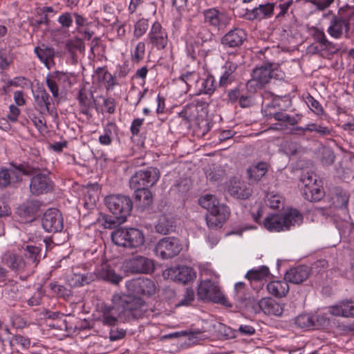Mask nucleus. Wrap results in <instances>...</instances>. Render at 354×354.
<instances>
[{
    "instance_id": "nucleus-57",
    "label": "nucleus",
    "mask_w": 354,
    "mask_h": 354,
    "mask_svg": "<svg viewBox=\"0 0 354 354\" xmlns=\"http://www.w3.org/2000/svg\"><path fill=\"white\" fill-rule=\"evenodd\" d=\"M149 27L148 20L146 19H141L138 20L135 25L134 35L137 37L142 36Z\"/></svg>"
},
{
    "instance_id": "nucleus-37",
    "label": "nucleus",
    "mask_w": 354,
    "mask_h": 354,
    "mask_svg": "<svg viewBox=\"0 0 354 354\" xmlns=\"http://www.w3.org/2000/svg\"><path fill=\"white\" fill-rule=\"evenodd\" d=\"M268 292L276 297H282L288 292L289 286L288 281H273L267 284Z\"/></svg>"
},
{
    "instance_id": "nucleus-48",
    "label": "nucleus",
    "mask_w": 354,
    "mask_h": 354,
    "mask_svg": "<svg viewBox=\"0 0 354 354\" xmlns=\"http://www.w3.org/2000/svg\"><path fill=\"white\" fill-rule=\"evenodd\" d=\"M216 88V82L213 75L208 74L202 82L201 89L199 94L204 93L212 95Z\"/></svg>"
},
{
    "instance_id": "nucleus-49",
    "label": "nucleus",
    "mask_w": 354,
    "mask_h": 354,
    "mask_svg": "<svg viewBox=\"0 0 354 354\" xmlns=\"http://www.w3.org/2000/svg\"><path fill=\"white\" fill-rule=\"evenodd\" d=\"M49 287L54 294L57 297H62L65 300L68 299L72 296V292L70 289L58 284L56 281L50 282Z\"/></svg>"
},
{
    "instance_id": "nucleus-26",
    "label": "nucleus",
    "mask_w": 354,
    "mask_h": 354,
    "mask_svg": "<svg viewBox=\"0 0 354 354\" xmlns=\"http://www.w3.org/2000/svg\"><path fill=\"white\" fill-rule=\"evenodd\" d=\"M41 202L37 199H28L21 204L17 209V214L23 218H31L35 217L39 212Z\"/></svg>"
},
{
    "instance_id": "nucleus-22",
    "label": "nucleus",
    "mask_w": 354,
    "mask_h": 354,
    "mask_svg": "<svg viewBox=\"0 0 354 354\" xmlns=\"http://www.w3.org/2000/svg\"><path fill=\"white\" fill-rule=\"evenodd\" d=\"M328 312L335 317L354 318V301L343 299L328 307Z\"/></svg>"
},
{
    "instance_id": "nucleus-55",
    "label": "nucleus",
    "mask_w": 354,
    "mask_h": 354,
    "mask_svg": "<svg viewBox=\"0 0 354 354\" xmlns=\"http://www.w3.org/2000/svg\"><path fill=\"white\" fill-rule=\"evenodd\" d=\"M12 62V57L9 50L6 49L0 50V69H7Z\"/></svg>"
},
{
    "instance_id": "nucleus-58",
    "label": "nucleus",
    "mask_w": 354,
    "mask_h": 354,
    "mask_svg": "<svg viewBox=\"0 0 354 354\" xmlns=\"http://www.w3.org/2000/svg\"><path fill=\"white\" fill-rule=\"evenodd\" d=\"M195 298L194 290L192 288H186V290L183 295V298L178 301L177 306H189Z\"/></svg>"
},
{
    "instance_id": "nucleus-16",
    "label": "nucleus",
    "mask_w": 354,
    "mask_h": 354,
    "mask_svg": "<svg viewBox=\"0 0 354 354\" xmlns=\"http://www.w3.org/2000/svg\"><path fill=\"white\" fill-rule=\"evenodd\" d=\"M230 216L229 208L227 205L222 204L217 209L210 210L206 215V223L209 228H221Z\"/></svg>"
},
{
    "instance_id": "nucleus-24",
    "label": "nucleus",
    "mask_w": 354,
    "mask_h": 354,
    "mask_svg": "<svg viewBox=\"0 0 354 354\" xmlns=\"http://www.w3.org/2000/svg\"><path fill=\"white\" fill-rule=\"evenodd\" d=\"M274 9V3L259 4L252 10L246 9L245 17L248 20L268 19L273 15Z\"/></svg>"
},
{
    "instance_id": "nucleus-20",
    "label": "nucleus",
    "mask_w": 354,
    "mask_h": 354,
    "mask_svg": "<svg viewBox=\"0 0 354 354\" xmlns=\"http://www.w3.org/2000/svg\"><path fill=\"white\" fill-rule=\"evenodd\" d=\"M327 319L324 315L301 314L295 320V325L301 328L315 329L324 326Z\"/></svg>"
},
{
    "instance_id": "nucleus-38",
    "label": "nucleus",
    "mask_w": 354,
    "mask_h": 354,
    "mask_svg": "<svg viewBox=\"0 0 354 354\" xmlns=\"http://www.w3.org/2000/svg\"><path fill=\"white\" fill-rule=\"evenodd\" d=\"M98 277L113 284H118L122 279V277L118 274L109 265L102 266L98 272Z\"/></svg>"
},
{
    "instance_id": "nucleus-27",
    "label": "nucleus",
    "mask_w": 354,
    "mask_h": 354,
    "mask_svg": "<svg viewBox=\"0 0 354 354\" xmlns=\"http://www.w3.org/2000/svg\"><path fill=\"white\" fill-rule=\"evenodd\" d=\"M310 274L307 266H299L290 269L285 274V279L294 284H299L306 281Z\"/></svg>"
},
{
    "instance_id": "nucleus-63",
    "label": "nucleus",
    "mask_w": 354,
    "mask_h": 354,
    "mask_svg": "<svg viewBox=\"0 0 354 354\" xmlns=\"http://www.w3.org/2000/svg\"><path fill=\"white\" fill-rule=\"evenodd\" d=\"M198 79V75L194 72H187L180 75V80L184 82L187 86L191 83L196 82Z\"/></svg>"
},
{
    "instance_id": "nucleus-31",
    "label": "nucleus",
    "mask_w": 354,
    "mask_h": 354,
    "mask_svg": "<svg viewBox=\"0 0 354 354\" xmlns=\"http://www.w3.org/2000/svg\"><path fill=\"white\" fill-rule=\"evenodd\" d=\"M1 262L15 272L23 271L26 267V262L21 256L9 251L2 255Z\"/></svg>"
},
{
    "instance_id": "nucleus-42",
    "label": "nucleus",
    "mask_w": 354,
    "mask_h": 354,
    "mask_svg": "<svg viewBox=\"0 0 354 354\" xmlns=\"http://www.w3.org/2000/svg\"><path fill=\"white\" fill-rule=\"evenodd\" d=\"M95 276L92 273L73 274L68 279L71 286L78 287L89 284L95 280Z\"/></svg>"
},
{
    "instance_id": "nucleus-29",
    "label": "nucleus",
    "mask_w": 354,
    "mask_h": 354,
    "mask_svg": "<svg viewBox=\"0 0 354 354\" xmlns=\"http://www.w3.org/2000/svg\"><path fill=\"white\" fill-rule=\"evenodd\" d=\"M268 170V164L266 162H259L250 166L246 174L250 184L258 183L266 175Z\"/></svg>"
},
{
    "instance_id": "nucleus-12",
    "label": "nucleus",
    "mask_w": 354,
    "mask_h": 354,
    "mask_svg": "<svg viewBox=\"0 0 354 354\" xmlns=\"http://www.w3.org/2000/svg\"><path fill=\"white\" fill-rule=\"evenodd\" d=\"M41 225L47 232H60L64 229L62 214L56 208H49L44 212L42 216Z\"/></svg>"
},
{
    "instance_id": "nucleus-45",
    "label": "nucleus",
    "mask_w": 354,
    "mask_h": 354,
    "mask_svg": "<svg viewBox=\"0 0 354 354\" xmlns=\"http://www.w3.org/2000/svg\"><path fill=\"white\" fill-rule=\"evenodd\" d=\"M270 274L269 268L263 266L258 269H252L245 274V277L252 282V281H259L268 277Z\"/></svg>"
},
{
    "instance_id": "nucleus-11",
    "label": "nucleus",
    "mask_w": 354,
    "mask_h": 354,
    "mask_svg": "<svg viewBox=\"0 0 354 354\" xmlns=\"http://www.w3.org/2000/svg\"><path fill=\"white\" fill-rule=\"evenodd\" d=\"M201 13L204 23L218 30L225 28L232 19L227 12L220 10L217 8L205 9Z\"/></svg>"
},
{
    "instance_id": "nucleus-53",
    "label": "nucleus",
    "mask_w": 354,
    "mask_h": 354,
    "mask_svg": "<svg viewBox=\"0 0 354 354\" xmlns=\"http://www.w3.org/2000/svg\"><path fill=\"white\" fill-rule=\"evenodd\" d=\"M10 345L19 346L22 349H28L30 346V340L21 335H15L10 340Z\"/></svg>"
},
{
    "instance_id": "nucleus-54",
    "label": "nucleus",
    "mask_w": 354,
    "mask_h": 354,
    "mask_svg": "<svg viewBox=\"0 0 354 354\" xmlns=\"http://www.w3.org/2000/svg\"><path fill=\"white\" fill-rule=\"evenodd\" d=\"M145 44L144 42H139L133 51L131 53V60L133 63H139L145 56Z\"/></svg>"
},
{
    "instance_id": "nucleus-17",
    "label": "nucleus",
    "mask_w": 354,
    "mask_h": 354,
    "mask_svg": "<svg viewBox=\"0 0 354 354\" xmlns=\"http://www.w3.org/2000/svg\"><path fill=\"white\" fill-rule=\"evenodd\" d=\"M166 271L167 276L172 280L183 284L194 281L196 277V273L194 270L186 266L171 267Z\"/></svg>"
},
{
    "instance_id": "nucleus-61",
    "label": "nucleus",
    "mask_w": 354,
    "mask_h": 354,
    "mask_svg": "<svg viewBox=\"0 0 354 354\" xmlns=\"http://www.w3.org/2000/svg\"><path fill=\"white\" fill-rule=\"evenodd\" d=\"M127 334L126 330L122 328H111L109 332V339L111 342H115L123 339Z\"/></svg>"
},
{
    "instance_id": "nucleus-10",
    "label": "nucleus",
    "mask_w": 354,
    "mask_h": 354,
    "mask_svg": "<svg viewBox=\"0 0 354 354\" xmlns=\"http://www.w3.org/2000/svg\"><path fill=\"white\" fill-rule=\"evenodd\" d=\"M160 178V171L156 167H150L145 170L137 171L129 180L131 189L153 187Z\"/></svg>"
},
{
    "instance_id": "nucleus-32",
    "label": "nucleus",
    "mask_w": 354,
    "mask_h": 354,
    "mask_svg": "<svg viewBox=\"0 0 354 354\" xmlns=\"http://www.w3.org/2000/svg\"><path fill=\"white\" fill-rule=\"evenodd\" d=\"M259 308L266 315L280 316L283 313L282 306L271 298H263L258 301L257 308Z\"/></svg>"
},
{
    "instance_id": "nucleus-56",
    "label": "nucleus",
    "mask_w": 354,
    "mask_h": 354,
    "mask_svg": "<svg viewBox=\"0 0 354 354\" xmlns=\"http://www.w3.org/2000/svg\"><path fill=\"white\" fill-rule=\"evenodd\" d=\"M102 220L104 221V226L105 228H114L116 226L124 223L125 221H121L117 216V215L110 216V215H104L102 217Z\"/></svg>"
},
{
    "instance_id": "nucleus-8",
    "label": "nucleus",
    "mask_w": 354,
    "mask_h": 354,
    "mask_svg": "<svg viewBox=\"0 0 354 354\" xmlns=\"http://www.w3.org/2000/svg\"><path fill=\"white\" fill-rule=\"evenodd\" d=\"M122 268L131 274H151L155 270L153 260L141 255H136L124 261Z\"/></svg>"
},
{
    "instance_id": "nucleus-21",
    "label": "nucleus",
    "mask_w": 354,
    "mask_h": 354,
    "mask_svg": "<svg viewBox=\"0 0 354 354\" xmlns=\"http://www.w3.org/2000/svg\"><path fill=\"white\" fill-rule=\"evenodd\" d=\"M328 14L333 15L330 26L328 28L329 35L333 37L339 38L344 30L345 37L350 38L353 33L351 26L337 17L332 11L330 10Z\"/></svg>"
},
{
    "instance_id": "nucleus-18",
    "label": "nucleus",
    "mask_w": 354,
    "mask_h": 354,
    "mask_svg": "<svg viewBox=\"0 0 354 354\" xmlns=\"http://www.w3.org/2000/svg\"><path fill=\"white\" fill-rule=\"evenodd\" d=\"M12 163H10V169L0 168V189L16 187L22 181V174L12 165Z\"/></svg>"
},
{
    "instance_id": "nucleus-35",
    "label": "nucleus",
    "mask_w": 354,
    "mask_h": 354,
    "mask_svg": "<svg viewBox=\"0 0 354 354\" xmlns=\"http://www.w3.org/2000/svg\"><path fill=\"white\" fill-rule=\"evenodd\" d=\"M35 102L37 109L40 113H43L44 110H48L52 99L44 88L39 87L34 94Z\"/></svg>"
},
{
    "instance_id": "nucleus-47",
    "label": "nucleus",
    "mask_w": 354,
    "mask_h": 354,
    "mask_svg": "<svg viewBox=\"0 0 354 354\" xmlns=\"http://www.w3.org/2000/svg\"><path fill=\"white\" fill-rule=\"evenodd\" d=\"M18 286L16 283L6 284L2 290V297L7 301H12L17 299L18 295Z\"/></svg>"
},
{
    "instance_id": "nucleus-59",
    "label": "nucleus",
    "mask_w": 354,
    "mask_h": 354,
    "mask_svg": "<svg viewBox=\"0 0 354 354\" xmlns=\"http://www.w3.org/2000/svg\"><path fill=\"white\" fill-rule=\"evenodd\" d=\"M339 48L332 42L328 41L326 44L322 46V48L319 49L323 57L327 55H332L338 51Z\"/></svg>"
},
{
    "instance_id": "nucleus-62",
    "label": "nucleus",
    "mask_w": 354,
    "mask_h": 354,
    "mask_svg": "<svg viewBox=\"0 0 354 354\" xmlns=\"http://www.w3.org/2000/svg\"><path fill=\"white\" fill-rule=\"evenodd\" d=\"M267 205L272 209H279L283 205L282 198L279 195L268 196Z\"/></svg>"
},
{
    "instance_id": "nucleus-28",
    "label": "nucleus",
    "mask_w": 354,
    "mask_h": 354,
    "mask_svg": "<svg viewBox=\"0 0 354 354\" xmlns=\"http://www.w3.org/2000/svg\"><path fill=\"white\" fill-rule=\"evenodd\" d=\"M237 67V64L230 60L225 62L222 67L223 72L218 82L220 87L225 88L235 81Z\"/></svg>"
},
{
    "instance_id": "nucleus-39",
    "label": "nucleus",
    "mask_w": 354,
    "mask_h": 354,
    "mask_svg": "<svg viewBox=\"0 0 354 354\" xmlns=\"http://www.w3.org/2000/svg\"><path fill=\"white\" fill-rule=\"evenodd\" d=\"M118 127L114 122H109L104 129V133L99 137V142L102 145H110L114 135L117 134Z\"/></svg>"
},
{
    "instance_id": "nucleus-6",
    "label": "nucleus",
    "mask_w": 354,
    "mask_h": 354,
    "mask_svg": "<svg viewBox=\"0 0 354 354\" xmlns=\"http://www.w3.org/2000/svg\"><path fill=\"white\" fill-rule=\"evenodd\" d=\"M197 293L199 299L203 301H212L227 308L232 307V304L221 291L219 287L211 280L201 281Z\"/></svg>"
},
{
    "instance_id": "nucleus-1",
    "label": "nucleus",
    "mask_w": 354,
    "mask_h": 354,
    "mask_svg": "<svg viewBox=\"0 0 354 354\" xmlns=\"http://www.w3.org/2000/svg\"><path fill=\"white\" fill-rule=\"evenodd\" d=\"M258 213L254 217L255 222L262 225L265 229L271 232L290 230L292 226L300 225L304 220L303 214L297 209L290 208L283 214H269L262 223Z\"/></svg>"
},
{
    "instance_id": "nucleus-30",
    "label": "nucleus",
    "mask_w": 354,
    "mask_h": 354,
    "mask_svg": "<svg viewBox=\"0 0 354 354\" xmlns=\"http://www.w3.org/2000/svg\"><path fill=\"white\" fill-rule=\"evenodd\" d=\"M34 52L48 69H50L52 65L55 64V50L53 47L42 44L41 46H36Z\"/></svg>"
},
{
    "instance_id": "nucleus-14",
    "label": "nucleus",
    "mask_w": 354,
    "mask_h": 354,
    "mask_svg": "<svg viewBox=\"0 0 354 354\" xmlns=\"http://www.w3.org/2000/svg\"><path fill=\"white\" fill-rule=\"evenodd\" d=\"M247 37L245 30L234 28L221 37V44L224 48L238 49L247 40Z\"/></svg>"
},
{
    "instance_id": "nucleus-51",
    "label": "nucleus",
    "mask_w": 354,
    "mask_h": 354,
    "mask_svg": "<svg viewBox=\"0 0 354 354\" xmlns=\"http://www.w3.org/2000/svg\"><path fill=\"white\" fill-rule=\"evenodd\" d=\"M305 102L309 109L317 115H322L324 114V110L322 104L318 100L315 99L310 94L308 93L304 97Z\"/></svg>"
},
{
    "instance_id": "nucleus-64",
    "label": "nucleus",
    "mask_w": 354,
    "mask_h": 354,
    "mask_svg": "<svg viewBox=\"0 0 354 354\" xmlns=\"http://www.w3.org/2000/svg\"><path fill=\"white\" fill-rule=\"evenodd\" d=\"M145 121L144 118L134 119L131 124L130 131L133 136H138L140 131V128Z\"/></svg>"
},
{
    "instance_id": "nucleus-43",
    "label": "nucleus",
    "mask_w": 354,
    "mask_h": 354,
    "mask_svg": "<svg viewBox=\"0 0 354 354\" xmlns=\"http://www.w3.org/2000/svg\"><path fill=\"white\" fill-rule=\"evenodd\" d=\"M303 195L305 199L311 202L319 201L324 196V191L317 183L309 188H304Z\"/></svg>"
},
{
    "instance_id": "nucleus-7",
    "label": "nucleus",
    "mask_w": 354,
    "mask_h": 354,
    "mask_svg": "<svg viewBox=\"0 0 354 354\" xmlns=\"http://www.w3.org/2000/svg\"><path fill=\"white\" fill-rule=\"evenodd\" d=\"M122 312V315L127 319H138L142 315V308L145 306L144 300L136 295L114 296Z\"/></svg>"
},
{
    "instance_id": "nucleus-3",
    "label": "nucleus",
    "mask_w": 354,
    "mask_h": 354,
    "mask_svg": "<svg viewBox=\"0 0 354 354\" xmlns=\"http://www.w3.org/2000/svg\"><path fill=\"white\" fill-rule=\"evenodd\" d=\"M283 77L284 73L279 64L265 62L252 70V77L247 82L246 87L250 92L254 93L265 87L272 79L282 80Z\"/></svg>"
},
{
    "instance_id": "nucleus-23",
    "label": "nucleus",
    "mask_w": 354,
    "mask_h": 354,
    "mask_svg": "<svg viewBox=\"0 0 354 354\" xmlns=\"http://www.w3.org/2000/svg\"><path fill=\"white\" fill-rule=\"evenodd\" d=\"M236 299L239 304L244 308L252 307L257 310V301L254 297L247 292L246 285L243 282H238L234 286Z\"/></svg>"
},
{
    "instance_id": "nucleus-2",
    "label": "nucleus",
    "mask_w": 354,
    "mask_h": 354,
    "mask_svg": "<svg viewBox=\"0 0 354 354\" xmlns=\"http://www.w3.org/2000/svg\"><path fill=\"white\" fill-rule=\"evenodd\" d=\"M19 171L25 176H32L30 179L29 189L32 195L39 196L50 192L53 189V182L49 172H41L39 167L30 165L28 162L20 164L12 163Z\"/></svg>"
},
{
    "instance_id": "nucleus-9",
    "label": "nucleus",
    "mask_w": 354,
    "mask_h": 354,
    "mask_svg": "<svg viewBox=\"0 0 354 354\" xmlns=\"http://www.w3.org/2000/svg\"><path fill=\"white\" fill-rule=\"evenodd\" d=\"M182 250L183 244L178 238L168 236L160 239L154 250L162 259H170L178 256Z\"/></svg>"
},
{
    "instance_id": "nucleus-15",
    "label": "nucleus",
    "mask_w": 354,
    "mask_h": 354,
    "mask_svg": "<svg viewBox=\"0 0 354 354\" xmlns=\"http://www.w3.org/2000/svg\"><path fill=\"white\" fill-rule=\"evenodd\" d=\"M275 8L278 12L275 15V21L282 24L287 17L291 16L290 26H284L286 28H290L297 23V17L294 13L293 0H278L274 3Z\"/></svg>"
},
{
    "instance_id": "nucleus-50",
    "label": "nucleus",
    "mask_w": 354,
    "mask_h": 354,
    "mask_svg": "<svg viewBox=\"0 0 354 354\" xmlns=\"http://www.w3.org/2000/svg\"><path fill=\"white\" fill-rule=\"evenodd\" d=\"M200 205L207 209L208 213L213 209H217L218 206L222 204H219L214 196L207 194L201 197L199 201Z\"/></svg>"
},
{
    "instance_id": "nucleus-33",
    "label": "nucleus",
    "mask_w": 354,
    "mask_h": 354,
    "mask_svg": "<svg viewBox=\"0 0 354 354\" xmlns=\"http://www.w3.org/2000/svg\"><path fill=\"white\" fill-rule=\"evenodd\" d=\"M176 225L174 219L167 214H162L155 225V230L157 233L166 235L176 230Z\"/></svg>"
},
{
    "instance_id": "nucleus-41",
    "label": "nucleus",
    "mask_w": 354,
    "mask_h": 354,
    "mask_svg": "<svg viewBox=\"0 0 354 354\" xmlns=\"http://www.w3.org/2000/svg\"><path fill=\"white\" fill-rule=\"evenodd\" d=\"M268 114L270 118H273L277 121L286 122L292 126L298 124L301 118V117L299 115H297L296 116H292L284 112L279 111H269Z\"/></svg>"
},
{
    "instance_id": "nucleus-40",
    "label": "nucleus",
    "mask_w": 354,
    "mask_h": 354,
    "mask_svg": "<svg viewBox=\"0 0 354 354\" xmlns=\"http://www.w3.org/2000/svg\"><path fill=\"white\" fill-rule=\"evenodd\" d=\"M134 189V198L136 201L142 203L144 207H149L153 202L152 193L149 188L138 187Z\"/></svg>"
},
{
    "instance_id": "nucleus-60",
    "label": "nucleus",
    "mask_w": 354,
    "mask_h": 354,
    "mask_svg": "<svg viewBox=\"0 0 354 354\" xmlns=\"http://www.w3.org/2000/svg\"><path fill=\"white\" fill-rule=\"evenodd\" d=\"M301 181L304 185V188H309L313 183H317L316 175L313 173L306 172L301 175Z\"/></svg>"
},
{
    "instance_id": "nucleus-52",
    "label": "nucleus",
    "mask_w": 354,
    "mask_h": 354,
    "mask_svg": "<svg viewBox=\"0 0 354 354\" xmlns=\"http://www.w3.org/2000/svg\"><path fill=\"white\" fill-rule=\"evenodd\" d=\"M41 249L35 245H26L24 248V256L32 263H37L40 260Z\"/></svg>"
},
{
    "instance_id": "nucleus-5",
    "label": "nucleus",
    "mask_w": 354,
    "mask_h": 354,
    "mask_svg": "<svg viewBox=\"0 0 354 354\" xmlns=\"http://www.w3.org/2000/svg\"><path fill=\"white\" fill-rule=\"evenodd\" d=\"M105 204L110 212L117 215L121 221H126L131 212L133 202L131 198L126 195L112 194L104 199Z\"/></svg>"
},
{
    "instance_id": "nucleus-46",
    "label": "nucleus",
    "mask_w": 354,
    "mask_h": 354,
    "mask_svg": "<svg viewBox=\"0 0 354 354\" xmlns=\"http://www.w3.org/2000/svg\"><path fill=\"white\" fill-rule=\"evenodd\" d=\"M65 48L73 56L75 54L76 50H79L80 52L84 51L85 46L82 39L75 37L66 41Z\"/></svg>"
},
{
    "instance_id": "nucleus-36",
    "label": "nucleus",
    "mask_w": 354,
    "mask_h": 354,
    "mask_svg": "<svg viewBox=\"0 0 354 354\" xmlns=\"http://www.w3.org/2000/svg\"><path fill=\"white\" fill-rule=\"evenodd\" d=\"M230 194L238 199H248L252 194V189L243 182H234L228 189Z\"/></svg>"
},
{
    "instance_id": "nucleus-19",
    "label": "nucleus",
    "mask_w": 354,
    "mask_h": 354,
    "mask_svg": "<svg viewBox=\"0 0 354 354\" xmlns=\"http://www.w3.org/2000/svg\"><path fill=\"white\" fill-rule=\"evenodd\" d=\"M122 315L120 306L117 299L113 298L111 305H104L102 307V322L108 326H114L118 322V318Z\"/></svg>"
},
{
    "instance_id": "nucleus-25",
    "label": "nucleus",
    "mask_w": 354,
    "mask_h": 354,
    "mask_svg": "<svg viewBox=\"0 0 354 354\" xmlns=\"http://www.w3.org/2000/svg\"><path fill=\"white\" fill-rule=\"evenodd\" d=\"M149 40L158 49H163L167 44V34L159 22H155L148 35Z\"/></svg>"
},
{
    "instance_id": "nucleus-13",
    "label": "nucleus",
    "mask_w": 354,
    "mask_h": 354,
    "mask_svg": "<svg viewBox=\"0 0 354 354\" xmlns=\"http://www.w3.org/2000/svg\"><path fill=\"white\" fill-rule=\"evenodd\" d=\"M127 288L136 296H151L155 293L156 286L154 282L147 278H138L128 281Z\"/></svg>"
},
{
    "instance_id": "nucleus-34",
    "label": "nucleus",
    "mask_w": 354,
    "mask_h": 354,
    "mask_svg": "<svg viewBox=\"0 0 354 354\" xmlns=\"http://www.w3.org/2000/svg\"><path fill=\"white\" fill-rule=\"evenodd\" d=\"M77 100L80 105V111L84 115H89L91 108L95 106V100L91 91H87L86 88L80 90Z\"/></svg>"
},
{
    "instance_id": "nucleus-44",
    "label": "nucleus",
    "mask_w": 354,
    "mask_h": 354,
    "mask_svg": "<svg viewBox=\"0 0 354 354\" xmlns=\"http://www.w3.org/2000/svg\"><path fill=\"white\" fill-rule=\"evenodd\" d=\"M335 15L351 26L354 22V6L346 4L339 8Z\"/></svg>"
},
{
    "instance_id": "nucleus-4",
    "label": "nucleus",
    "mask_w": 354,
    "mask_h": 354,
    "mask_svg": "<svg viewBox=\"0 0 354 354\" xmlns=\"http://www.w3.org/2000/svg\"><path fill=\"white\" fill-rule=\"evenodd\" d=\"M111 240L118 246L138 250L145 242L143 232L135 227H119L112 232Z\"/></svg>"
}]
</instances>
